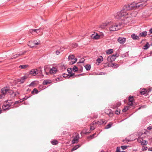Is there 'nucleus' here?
Wrapping results in <instances>:
<instances>
[{"instance_id":"obj_1","label":"nucleus","mask_w":152,"mask_h":152,"mask_svg":"<svg viewBox=\"0 0 152 152\" xmlns=\"http://www.w3.org/2000/svg\"><path fill=\"white\" fill-rule=\"evenodd\" d=\"M128 14V12H124L122 9L121 11L115 14V16L116 19H121L122 17H123L125 18L126 19L128 18V16H126Z\"/></svg>"},{"instance_id":"obj_2","label":"nucleus","mask_w":152,"mask_h":152,"mask_svg":"<svg viewBox=\"0 0 152 152\" xmlns=\"http://www.w3.org/2000/svg\"><path fill=\"white\" fill-rule=\"evenodd\" d=\"M121 28V24L113 23L111 24L109 29L110 31H115L120 29Z\"/></svg>"},{"instance_id":"obj_3","label":"nucleus","mask_w":152,"mask_h":152,"mask_svg":"<svg viewBox=\"0 0 152 152\" xmlns=\"http://www.w3.org/2000/svg\"><path fill=\"white\" fill-rule=\"evenodd\" d=\"M134 3H133L125 5L123 8V10L125 12H127V11L132 9H135Z\"/></svg>"},{"instance_id":"obj_4","label":"nucleus","mask_w":152,"mask_h":152,"mask_svg":"<svg viewBox=\"0 0 152 152\" xmlns=\"http://www.w3.org/2000/svg\"><path fill=\"white\" fill-rule=\"evenodd\" d=\"M12 103V102L11 100L6 101L4 103L2 106V109L4 110H9L10 109V107Z\"/></svg>"},{"instance_id":"obj_5","label":"nucleus","mask_w":152,"mask_h":152,"mask_svg":"<svg viewBox=\"0 0 152 152\" xmlns=\"http://www.w3.org/2000/svg\"><path fill=\"white\" fill-rule=\"evenodd\" d=\"M39 44H40L39 41L35 40L29 41L28 45L31 48H33Z\"/></svg>"},{"instance_id":"obj_6","label":"nucleus","mask_w":152,"mask_h":152,"mask_svg":"<svg viewBox=\"0 0 152 152\" xmlns=\"http://www.w3.org/2000/svg\"><path fill=\"white\" fill-rule=\"evenodd\" d=\"M117 56V54L110 56L107 58V61L109 62H112L115 61Z\"/></svg>"},{"instance_id":"obj_7","label":"nucleus","mask_w":152,"mask_h":152,"mask_svg":"<svg viewBox=\"0 0 152 152\" xmlns=\"http://www.w3.org/2000/svg\"><path fill=\"white\" fill-rule=\"evenodd\" d=\"M10 90L9 88L8 87L4 88L1 90V93L5 96L6 94L9 92Z\"/></svg>"},{"instance_id":"obj_8","label":"nucleus","mask_w":152,"mask_h":152,"mask_svg":"<svg viewBox=\"0 0 152 152\" xmlns=\"http://www.w3.org/2000/svg\"><path fill=\"white\" fill-rule=\"evenodd\" d=\"M28 77V75H26L23 77L21 79H18V82H19L20 83H23Z\"/></svg>"},{"instance_id":"obj_9","label":"nucleus","mask_w":152,"mask_h":152,"mask_svg":"<svg viewBox=\"0 0 152 152\" xmlns=\"http://www.w3.org/2000/svg\"><path fill=\"white\" fill-rule=\"evenodd\" d=\"M107 123V121L105 120H101L99 121L96 122H93L92 124H97L98 125H102V124H105Z\"/></svg>"},{"instance_id":"obj_10","label":"nucleus","mask_w":152,"mask_h":152,"mask_svg":"<svg viewBox=\"0 0 152 152\" xmlns=\"http://www.w3.org/2000/svg\"><path fill=\"white\" fill-rule=\"evenodd\" d=\"M126 39L124 37H119L118 39V41L121 44H123L125 42Z\"/></svg>"},{"instance_id":"obj_11","label":"nucleus","mask_w":152,"mask_h":152,"mask_svg":"<svg viewBox=\"0 0 152 152\" xmlns=\"http://www.w3.org/2000/svg\"><path fill=\"white\" fill-rule=\"evenodd\" d=\"M29 74L33 75L35 76L38 73L37 69H33L29 72Z\"/></svg>"},{"instance_id":"obj_12","label":"nucleus","mask_w":152,"mask_h":152,"mask_svg":"<svg viewBox=\"0 0 152 152\" xmlns=\"http://www.w3.org/2000/svg\"><path fill=\"white\" fill-rule=\"evenodd\" d=\"M109 24V22L106 21L105 22L102 23L99 26V27L102 29H104Z\"/></svg>"},{"instance_id":"obj_13","label":"nucleus","mask_w":152,"mask_h":152,"mask_svg":"<svg viewBox=\"0 0 152 152\" xmlns=\"http://www.w3.org/2000/svg\"><path fill=\"white\" fill-rule=\"evenodd\" d=\"M39 29H31L30 30V32L33 34L35 33L37 34L39 32Z\"/></svg>"},{"instance_id":"obj_14","label":"nucleus","mask_w":152,"mask_h":152,"mask_svg":"<svg viewBox=\"0 0 152 152\" xmlns=\"http://www.w3.org/2000/svg\"><path fill=\"white\" fill-rule=\"evenodd\" d=\"M57 72V69L56 67H53L51 68L50 71V72L52 74H56Z\"/></svg>"},{"instance_id":"obj_15","label":"nucleus","mask_w":152,"mask_h":152,"mask_svg":"<svg viewBox=\"0 0 152 152\" xmlns=\"http://www.w3.org/2000/svg\"><path fill=\"white\" fill-rule=\"evenodd\" d=\"M79 138V136L78 134L74 138V139L72 140V143L73 144H74L76 143H77L78 141Z\"/></svg>"},{"instance_id":"obj_16","label":"nucleus","mask_w":152,"mask_h":152,"mask_svg":"<svg viewBox=\"0 0 152 152\" xmlns=\"http://www.w3.org/2000/svg\"><path fill=\"white\" fill-rule=\"evenodd\" d=\"M151 91V89H150L149 90H146L145 89H142L141 91H140V93L141 94L144 95L147 94V93L148 92Z\"/></svg>"},{"instance_id":"obj_17","label":"nucleus","mask_w":152,"mask_h":152,"mask_svg":"<svg viewBox=\"0 0 152 152\" xmlns=\"http://www.w3.org/2000/svg\"><path fill=\"white\" fill-rule=\"evenodd\" d=\"M26 51H25L24 52L21 53H20L19 54H18L14 55L12 56V57L11 59H15L18 57L20 56L23 55L26 53Z\"/></svg>"},{"instance_id":"obj_18","label":"nucleus","mask_w":152,"mask_h":152,"mask_svg":"<svg viewBox=\"0 0 152 152\" xmlns=\"http://www.w3.org/2000/svg\"><path fill=\"white\" fill-rule=\"evenodd\" d=\"M147 35V32L146 31H144L140 33L139 36L141 37H144Z\"/></svg>"},{"instance_id":"obj_19","label":"nucleus","mask_w":152,"mask_h":152,"mask_svg":"<svg viewBox=\"0 0 152 152\" xmlns=\"http://www.w3.org/2000/svg\"><path fill=\"white\" fill-rule=\"evenodd\" d=\"M131 37L134 40H136L137 39H139V37L138 36L136 35L135 34H133L131 35Z\"/></svg>"},{"instance_id":"obj_20","label":"nucleus","mask_w":152,"mask_h":152,"mask_svg":"<svg viewBox=\"0 0 152 152\" xmlns=\"http://www.w3.org/2000/svg\"><path fill=\"white\" fill-rule=\"evenodd\" d=\"M91 37L94 39H97L99 38L100 36L97 34H96L95 35L93 34L92 35Z\"/></svg>"},{"instance_id":"obj_21","label":"nucleus","mask_w":152,"mask_h":152,"mask_svg":"<svg viewBox=\"0 0 152 152\" xmlns=\"http://www.w3.org/2000/svg\"><path fill=\"white\" fill-rule=\"evenodd\" d=\"M149 45L148 42H147L145 45L143 46V49L144 50H147L149 47Z\"/></svg>"},{"instance_id":"obj_22","label":"nucleus","mask_w":152,"mask_h":152,"mask_svg":"<svg viewBox=\"0 0 152 152\" xmlns=\"http://www.w3.org/2000/svg\"><path fill=\"white\" fill-rule=\"evenodd\" d=\"M103 58L102 56H100L99 58H98L97 60L96 61L99 63H101V62L103 60Z\"/></svg>"},{"instance_id":"obj_23","label":"nucleus","mask_w":152,"mask_h":152,"mask_svg":"<svg viewBox=\"0 0 152 152\" xmlns=\"http://www.w3.org/2000/svg\"><path fill=\"white\" fill-rule=\"evenodd\" d=\"M85 67L86 69L88 71L90 70L91 68V66L89 64H87L85 66Z\"/></svg>"},{"instance_id":"obj_24","label":"nucleus","mask_w":152,"mask_h":152,"mask_svg":"<svg viewBox=\"0 0 152 152\" xmlns=\"http://www.w3.org/2000/svg\"><path fill=\"white\" fill-rule=\"evenodd\" d=\"M108 111L109 112V113H107L108 115H109V116H110L111 115H112L113 113H112L111 110L110 109L107 110H105V113H106L107 111Z\"/></svg>"},{"instance_id":"obj_25","label":"nucleus","mask_w":152,"mask_h":152,"mask_svg":"<svg viewBox=\"0 0 152 152\" xmlns=\"http://www.w3.org/2000/svg\"><path fill=\"white\" fill-rule=\"evenodd\" d=\"M113 52V49H110L107 50L106 51V53L108 54H110L112 53Z\"/></svg>"},{"instance_id":"obj_26","label":"nucleus","mask_w":152,"mask_h":152,"mask_svg":"<svg viewBox=\"0 0 152 152\" xmlns=\"http://www.w3.org/2000/svg\"><path fill=\"white\" fill-rule=\"evenodd\" d=\"M28 66V65H20L19 66V67L21 69H24L27 68Z\"/></svg>"},{"instance_id":"obj_27","label":"nucleus","mask_w":152,"mask_h":152,"mask_svg":"<svg viewBox=\"0 0 152 152\" xmlns=\"http://www.w3.org/2000/svg\"><path fill=\"white\" fill-rule=\"evenodd\" d=\"M113 124L111 123H110L107 125L105 127V128L106 129H108L110 128Z\"/></svg>"},{"instance_id":"obj_28","label":"nucleus","mask_w":152,"mask_h":152,"mask_svg":"<svg viewBox=\"0 0 152 152\" xmlns=\"http://www.w3.org/2000/svg\"><path fill=\"white\" fill-rule=\"evenodd\" d=\"M80 147V146L79 145H77L74 147L72 149L71 151H75V150H76L78 148Z\"/></svg>"},{"instance_id":"obj_29","label":"nucleus","mask_w":152,"mask_h":152,"mask_svg":"<svg viewBox=\"0 0 152 152\" xmlns=\"http://www.w3.org/2000/svg\"><path fill=\"white\" fill-rule=\"evenodd\" d=\"M148 143V141L146 140H143L141 144L142 145H146Z\"/></svg>"},{"instance_id":"obj_30","label":"nucleus","mask_w":152,"mask_h":152,"mask_svg":"<svg viewBox=\"0 0 152 152\" xmlns=\"http://www.w3.org/2000/svg\"><path fill=\"white\" fill-rule=\"evenodd\" d=\"M75 57L73 55L69 56L68 57V59L69 60H74Z\"/></svg>"},{"instance_id":"obj_31","label":"nucleus","mask_w":152,"mask_h":152,"mask_svg":"<svg viewBox=\"0 0 152 152\" xmlns=\"http://www.w3.org/2000/svg\"><path fill=\"white\" fill-rule=\"evenodd\" d=\"M121 103L120 102H118V103H117L116 105H115L113 107V108H117V107H119V106H120V105H121Z\"/></svg>"},{"instance_id":"obj_32","label":"nucleus","mask_w":152,"mask_h":152,"mask_svg":"<svg viewBox=\"0 0 152 152\" xmlns=\"http://www.w3.org/2000/svg\"><path fill=\"white\" fill-rule=\"evenodd\" d=\"M129 109V107H124V109L122 111L123 112H125L127 110Z\"/></svg>"},{"instance_id":"obj_33","label":"nucleus","mask_w":152,"mask_h":152,"mask_svg":"<svg viewBox=\"0 0 152 152\" xmlns=\"http://www.w3.org/2000/svg\"><path fill=\"white\" fill-rule=\"evenodd\" d=\"M77 58H75L74 59V60H73V61H72L70 62V64H73L77 61Z\"/></svg>"},{"instance_id":"obj_34","label":"nucleus","mask_w":152,"mask_h":152,"mask_svg":"<svg viewBox=\"0 0 152 152\" xmlns=\"http://www.w3.org/2000/svg\"><path fill=\"white\" fill-rule=\"evenodd\" d=\"M34 92H35L36 94H37L38 93V91L36 88H34L33 90L31 91V93L33 94Z\"/></svg>"},{"instance_id":"obj_35","label":"nucleus","mask_w":152,"mask_h":152,"mask_svg":"<svg viewBox=\"0 0 152 152\" xmlns=\"http://www.w3.org/2000/svg\"><path fill=\"white\" fill-rule=\"evenodd\" d=\"M51 142L53 145H56L58 143V142L56 140H53Z\"/></svg>"},{"instance_id":"obj_36","label":"nucleus","mask_w":152,"mask_h":152,"mask_svg":"<svg viewBox=\"0 0 152 152\" xmlns=\"http://www.w3.org/2000/svg\"><path fill=\"white\" fill-rule=\"evenodd\" d=\"M143 140L142 138L138 137L137 139L138 142H139L141 143V144L142 143Z\"/></svg>"},{"instance_id":"obj_37","label":"nucleus","mask_w":152,"mask_h":152,"mask_svg":"<svg viewBox=\"0 0 152 152\" xmlns=\"http://www.w3.org/2000/svg\"><path fill=\"white\" fill-rule=\"evenodd\" d=\"M129 102H133V96H129Z\"/></svg>"},{"instance_id":"obj_38","label":"nucleus","mask_w":152,"mask_h":152,"mask_svg":"<svg viewBox=\"0 0 152 152\" xmlns=\"http://www.w3.org/2000/svg\"><path fill=\"white\" fill-rule=\"evenodd\" d=\"M94 124L92 123V124L90 125V129L93 130L95 129V127L94 125Z\"/></svg>"},{"instance_id":"obj_39","label":"nucleus","mask_w":152,"mask_h":152,"mask_svg":"<svg viewBox=\"0 0 152 152\" xmlns=\"http://www.w3.org/2000/svg\"><path fill=\"white\" fill-rule=\"evenodd\" d=\"M72 69L74 72H76L77 71L78 69L76 66H74L73 68Z\"/></svg>"},{"instance_id":"obj_40","label":"nucleus","mask_w":152,"mask_h":152,"mask_svg":"<svg viewBox=\"0 0 152 152\" xmlns=\"http://www.w3.org/2000/svg\"><path fill=\"white\" fill-rule=\"evenodd\" d=\"M120 109H117L115 111V113L118 115L120 113Z\"/></svg>"},{"instance_id":"obj_41","label":"nucleus","mask_w":152,"mask_h":152,"mask_svg":"<svg viewBox=\"0 0 152 152\" xmlns=\"http://www.w3.org/2000/svg\"><path fill=\"white\" fill-rule=\"evenodd\" d=\"M50 83L48 80H44L43 83V85H47V84L49 83Z\"/></svg>"},{"instance_id":"obj_42","label":"nucleus","mask_w":152,"mask_h":152,"mask_svg":"<svg viewBox=\"0 0 152 152\" xmlns=\"http://www.w3.org/2000/svg\"><path fill=\"white\" fill-rule=\"evenodd\" d=\"M147 149H148V147H147L144 146V147H143L142 148V150L143 151H144L146 150Z\"/></svg>"},{"instance_id":"obj_43","label":"nucleus","mask_w":152,"mask_h":152,"mask_svg":"<svg viewBox=\"0 0 152 152\" xmlns=\"http://www.w3.org/2000/svg\"><path fill=\"white\" fill-rule=\"evenodd\" d=\"M34 84H35L34 82H32L28 85V86L29 87L34 86Z\"/></svg>"},{"instance_id":"obj_44","label":"nucleus","mask_w":152,"mask_h":152,"mask_svg":"<svg viewBox=\"0 0 152 152\" xmlns=\"http://www.w3.org/2000/svg\"><path fill=\"white\" fill-rule=\"evenodd\" d=\"M116 152H120V148L119 147H117V148Z\"/></svg>"},{"instance_id":"obj_45","label":"nucleus","mask_w":152,"mask_h":152,"mask_svg":"<svg viewBox=\"0 0 152 152\" xmlns=\"http://www.w3.org/2000/svg\"><path fill=\"white\" fill-rule=\"evenodd\" d=\"M112 66H115L116 67H118V64H115V63H113L112 64Z\"/></svg>"},{"instance_id":"obj_46","label":"nucleus","mask_w":152,"mask_h":152,"mask_svg":"<svg viewBox=\"0 0 152 152\" xmlns=\"http://www.w3.org/2000/svg\"><path fill=\"white\" fill-rule=\"evenodd\" d=\"M84 60H84V58H81L80 60V61H79V62H80V63H83L84 62Z\"/></svg>"},{"instance_id":"obj_47","label":"nucleus","mask_w":152,"mask_h":152,"mask_svg":"<svg viewBox=\"0 0 152 152\" xmlns=\"http://www.w3.org/2000/svg\"><path fill=\"white\" fill-rule=\"evenodd\" d=\"M121 148L123 149L124 150L126 149L127 148V146H122L121 147Z\"/></svg>"},{"instance_id":"obj_48","label":"nucleus","mask_w":152,"mask_h":152,"mask_svg":"<svg viewBox=\"0 0 152 152\" xmlns=\"http://www.w3.org/2000/svg\"><path fill=\"white\" fill-rule=\"evenodd\" d=\"M96 134V133L94 134L91 135L88 137V138H91V139Z\"/></svg>"},{"instance_id":"obj_49","label":"nucleus","mask_w":152,"mask_h":152,"mask_svg":"<svg viewBox=\"0 0 152 152\" xmlns=\"http://www.w3.org/2000/svg\"><path fill=\"white\" fill-rule=\"evenodd\" d=\"M60 53V52L59 50H57L56 52V54L57 55H58Z\"/></svg>"},{"instance_id":"obj_50","label":"nucleus","mask_w":152,"mask_h":152,"mask_svg":"<svg viewBox=\"0 0 152 152\" xmlns=\"http://www.w3.org/2000/svg\"><path fill=\"white\" fill-rule=\"evenodd\" d=\"M152 129V126H149V127H147L148 129L149 130H151Z\"/></svg>"},{"instance_id":"obj_51","label":"nucleus","mask_w":152,"mask_h":152,"mask_svg":"<svg viewBox=\"0 0 152 152\" xmlns=\"http://www.w3.org/2000/svg\"><path fill=\"white\" fill-rule=\"evenodd\" d=\"M129 104L130 106H132L133 105V102H130V103Z\"/></svg>"},{"instance_id":"obj_52","label":"nucleus","mask_w":152,"mask_h":152,"mask_svg":"<svg viewBox=\"0 0 152 152\" xmlns=\"http://www.w3.org/2000/svg\"><path fill=\"white\" fill-rule=\"evenodd\" d=\"M4 96L2 94L1 95L0 94V99H1L4 97Z\"/></svg>"},{"instance_id":"obj_53","label":"nucleus","mask_w":152,"mask_h":152,"mask_svg":"<svg viewBox=\"0 0 152 152\" xmlns=\"http://www.w3.org/2000/svg\"><path fill=\"white\" fill-rule=\"evenodd\" d=\"M74 74H75L74 73H71L70 75V77H71V76H72L74 75Z\"/></svg>"},{"instance_id":"obj_54","label":"nucleus","mask_w":152,"mask_h":152,"mask_svg":"<svg viewBox=\"0 0 152 152\" xmlns=\"http://www.w3.org/2000/svg\"><path fill=\"white\" fill-rule=\"evenodd\" d=\"M123 142H129V140H123Z\"/></svg>"},{"instance_id":"obj_55","label":"nucleus","mask_w":152,"mask_h":152,"mask_svg":"<svg viewBox=\"0 0 152 152\" xmlns=\"http://www.w3.org/2000/svg\"><path fill=\"white\" fill-rule=\"evenodd\" d=\"M148 150L149 151H152V148H149L148 149Z\"/></svg>"},{"instance_id":"obj_56","label":"nucleus","mask_w":152,"mask_h":152,"mask_svg":"<svg viewBox=\"0 0 152 152\" xmlns=\"http://www.w3.org/2000/svg\"><path fill=\"white\" fill-rule=\"evenodd\" d=\"M77 46V44H75L74 45V48H75V47H76Z\"/></svg>"},{"instance_id":"obj_57","label":"nucleus","mask_w":152,"mask_h":152,"mask_svg":"<svg viewBox=\"0 0 152 152\" xmlns=\"http://www.w3.org/2000/svg\"><path fill=\"white\" fill-rule=\"evenodd\" d=\"M149 32L151 33H152V28L150 29Z\"/></svg>"},{"instance_id":"obj_58","label":"nucleus","mask_w":152,"mask_h":152,"mask_svg":"<svg viewBox=\"0 0 152 152\" xmlns=\"http://www.w3.org/2000/svg\"><path fill=\"white\" fill-rule=\"evenodd\" d=\"M1 113V108H0V114Z\"/></svg>"},{"instance_id":"obj_59","label":"nucleus","mask_w":152,"mask_h":152,"mask_svg":"<svg viewBox=\"0 0 152 152\" xmlns=\"http://www.w3.org/2000/svg\"><path fill=\"white\" fill-rule=\"evenodd\" d=\"M90 132H85V133H86V134H87V133H90Z\"/></svg>"},{"instance_id":"obj_60","label":"nucleus","mask_w":152,"mask_h":152,"mask_svg":"<svg viewBox=\"0 0 152 152\" xmlns=\"http://www.w3.org/2000/svg\"><path fill=\"white\" fill-rule=\"evenodd\" d=\"M97 117V115H96V116L94 117V118H96Z\"/></svg>"},{"instance_id":"obj_61","label":"nucleus","mask_w":152,"mask_h":152,"mask_svg":"<svg viewBox=\"0 0 152 152\" xmlns=\"http://www.w3.org/2000/svg\"><path fill=\"white\" fill-rule=\"evenodd\" d=\"M121 152H126L125 151H122Z\"/></svg>"},{"instance_id":"obj_62","label":"nucleus","mask_w":152,"mask_h":152,"mask_svg":"<svg viewBox=\"0 0 152 152\" xmlns=\"http://www.w3.org/2000/svg\"><path fill=\"white\" fill-rule=\"evenodd\" d=\"M151 54H152V52H151Z\"/></svg>"},{"instance_id":"obj_63","label":"nucleus","mask_w":152,"mask_h":152,"mask_svg":"<svg viewBox=\"0 0 152 152\" xmlns=\"http://www.w3.org/2000/svg\"><path fill=\"white\" fill-rule=\"evenodd\" d=\"M66 75V74H64V75ZM64 76V77H65V76Z\"/></svg>"},{"instance_id":"obj_64","label":"nucleus","mask_w":152,"mask_h":152,"mask_svg":"<svg viewBox=\"0 0 152 152\" xmlns=\"http://www.w3.org/2000/svg\"><path fill=\"white\" fill-rule=\"evenodd\" d=\"M18 102V101H17V102Z\"/></svg>"}]
</instances>
